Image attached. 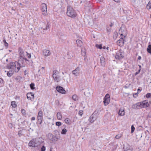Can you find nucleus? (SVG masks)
<instances>
[{"label": "nucleus", "instance_id": "nucleus-1", "mask_svg": "<svg viewBox=\"0 0 151 151\" xmlns=\"http://www.w3.org/2000/svg\"><path fill=\"white\" fill-rule=\"evenodd\" d=\"M18 62L21 65V67H24L26 64L32 65L33 63L32 60H29L25 57L19 58Z\"/></svg>", "mask_w": 151, "mask_h": 151}, {"label": "nucleus", "instance_id": "nucleus-2", "mask_svg": "<svg viewBox=\"0 0 151 151\" xmlns=\"http://www.w3.org/2000/svg\"><path fill=\"white\" fill-rule=\"evenodd\" d=\"M67 15L71 17H75L77 15V14L75 11L70 6H68L67 11Z\"/></svg>", "mask_w": 151, "mask_h": 151}, {"label": "nucleus", "instance_id": "nucleus-3", "mask_svg": "<svg viewBox=\"0 0 151 151\" xmlns=\"http://www.w3.org/2000/svg\"><path fill=\"white\" fill-rule=\"evenodd\" d=\"M43 112L42 110L39 111L37 116L38 123L40 125L42 124L43 120Z\"/></svg>", "mask_w": 151, "mask_h": 151}, {"label": "nucleus", "instance_id": "nucleus-4", "mask_svg": "<svg viewBox=\"0 0 151 151\" xmlns=\"http://www.w3.org/2000/svg\"><path fill=\"white\" fill-rule=\"evenodd\" d=\"M124 56V51L120 50L116 53L115 56L116 59L120 60L123 58Z\"/></svg>", "mask_w": 151, "mask_h": 151}, {"label": "nucleus", "instance_id": "nucleus-5", "mask_svg": "<svg viewBox=\"0 0 151 151\" xmlns=\"http://www.w3.org/2000/svg\"><path fill=\"white\" fill-rule=\"evenodd\" d=\"M123 148L124 151H132L133 150L132 146L128 144H124Z\"/></svg>", "mask_w": 151, "mask_h": 151}, {"label": "nucleus", "instance_id": "nucleus-6", "mask_svg": "<svg viewBox=\"0 0 151 151\" xmlns=\"http://www.w3.org/2000/svg\"><path fill=\"white\" fill-rule=\"evenodd\" d=\"M47 137L50 140L52 141H57L58 139L57 137L50 133H49L48 134Z\"/></svg>", "mask_w": 151, "mask_h": 151}, {"label": "nucleus", "instance_id": "nucleus-7", "mask_svg": "<svg viewBox=\"0 0 151 151\" xmlns=\"http://www.w3.org/2000/svg\"><path fill=\"white\" fill-rule=\"evenodd\" d=\"M109 98V95L108 94H107L104 97V99L103 101L104 105L106 106L109 104L110 101Z\"/></svg>", "mask_w": 151, "mask_h": 151}, {"label": "nucleus", "instance_id": "nucleus-8", "mask_svg": "<svg viewBox=\"0 0 151 151\" xmlns=\"http://www.w3.org/2000/svg\"><path fill=\"white\" fill-rule=\"evenodd\" d=\"M56 89L58 92L62 94H65L66 93L63 88L60 86H57L56 87Z\"/></svg>", "mask_w": 151, "mask_h": 151}, {"label": "nucleus", "instance_id": "nucleus-9", "mask_svg": "<svg viewBox=\"0 0 151 151\" xmlns=\"http://www.w3.org/2000/svg\"><path fill=\"white\" fill-rule=\"evenodd\" d=\"M140 103H141L142 106L141 107V108L148 107L150 105L148 100H145L142 101V102H140Z\"/></svg>", "mask_w": 151, "mask_h": 151}, {"label": "nucleus", "instance_id": "nucleus-10", "mask_svg": "<svg viewBox=\"0 0 151 151\" xmlns=\"http://www.w3.org/2000/svg\"><path fill=\"white\" fill-rule=\"evenodd\" d=\"M141 104L140 102H138L135 104L132 105V108L134 109H138L141 108Z\"/></svg>", "mask_w": 151, "mask_h": 151}, {"label": "nucleus", "instance_id": "nucleus-11", "mask_svg": "<svg viewBox=\"0 0 151 151\" xmlns=\"http://www.w3.org/2000/svg\"><path fill=\"white\" fill-rule=\"evenodd\" d=\"M117 44L119 46L122 47L124 45V40L123 37L121 38L117 41Z\"/></svg>", "mask_w": 151, "mask_h": 151}, {"label": "nucleus", "instance_id": "nucleus-12", "mask_svg": "<svg viewBox=\"0 0 151 151\" xmlns=\"http://www.w3.org/2000/svg\"><path fill=\"white\" fill-rule=\"evenodd\" d=\"M27 98L28 100H30L32 101L34 100V95L32 93H28L27 94Z\"/></svg>", "mask_w": 151, "mask_h": 151}, {"label": "nucleus", "instance_id": "nucleus-13", "mask_svg": "<svg viewBox=\"0 0 151 151\" xmlns=\"http://www.w3.org/2000/svg\"><path fill=\"white\" fill-rule=\"evenodd\" d=\"M94 113L95 112L90 116L88 120L91 123L94 122L96 119V116Z\"/></svg>", "mask_w": 151, "mask_h": 151}, {"label": "nucleus", "instance_id": "nucleus-14", "mask_svg": "<svg viewBox=\"0 0 151 151\" xmlns=\"http://www.w3.org/2000/svg\"><path fill=\"white\" fill-rule=\"evenodd\" d=\"M36 144L37 143L36 139H33L29 142V145L30 147H35Z\"/></svg>", "mask_w": 151, "mask_h": 151}, {"label": "nucleus", "instance_id": "nucleus-15", "mask_svg": "<svg viewBox=\"0 0 151 151\" xmlns=\"http://www.w3.org/2000/svg\"><path fill=\"white\" fill-rule=\"evenodd\" d=\"M19 57V58H22L25 57L24 52L23 50L21 48L19 47L18 50Z\"/></svg>", "mask_w": 151, "mask_h": 151}, {"label": "nucleus", "instance_id": "nucleus-16", "mask_svg": "<svg viewBox=\"0 0 151 151\" xmlns=\"http://www.w3.org/2000/svg\"><path fill=\"white\" fill-rule=\"evenodd\" d=\"M72 73L76 76H78L80 73V68L77 67L75 70L72 71Z\"/></svg>", "mask_w": 151, "mask_h": 151}, {"label": "nucleus", "instance_id": "nucleus-17", "mask_svg": "<svg viewBox=\"0 0 151 151\" xmlns=\"http://www.w3.org/2000/svg\"><path fill=\"white\" fill-rule=\"evenodd\" d=\"M50 54V52L49 50H44L43 51V55L45 56H47Z\"/></svg>", "mask_w": 151, "mask_h": 151}, {"label": "nucleus", "instance_id": "nucleus-18", "mask_svg": "<svg viewBox=\"0 0 151 151\" xmlns=\"http://www.w3.org/2000/svg\"><path fill=\"white\" fill-rule=\"evenodd\" d=\"M118 114L120 116H124L125 114L124 109L123 108H121L118 112Z\"/></svg>", "mask_w": 151, "mask_h": 151}, {"label": "nucleus", "instance_id": "nucleus-19", "mask_svg": "<svg viewBox=\"0 0 151 151\" xmlns=\"http://www.w3.org/2000/svg\"><path fill=\"white\" fill-rule=\"evenodd\" d=\"M15 62H11L9 65H8L7 66V68L8 69H14V65Z\"/></svg>", "mask_w": 151, "mask_h": 151}, {"label": "nucleus", "instance_id": "nucleus-20", "mask_svg": "<svg viewBox=\"0 0 151 151\" xmlns=\"http://www.w3.org/2000/svg\"><path fill=\"white\" fill-rule=\"evenodd\" d=\"M41 10L42 11H47V7L46 4L44 3L42 4L41 5Z\"/></svg>", "mask_w": 151, "mask_h": 151}, {"label": "nucleus", "instance_id": "nucleus-21", "mask_svg": "<svg viewBox=\"0 0 151 151\" xmlns=\"http://www.w3.org/2000/svg\"><path fill=\"white\" fill-rule=\"evenodd\" d=\"M100 60L101 65L103 66H104L105 64V61L104 57L101 56L100 58Z\"/></svg>", "mask_w": 151, "mask_h": 151}, {"label": "nucleus", "instance_id": "nucleus-22", "mask_svg": "<svg viewBox=\"0 0 151 151\" xmlns=\"http://www.w3.org/2000/svg\"><path fill=\"white\" fill-rule=\"evenodd\" d=\"M57 117L59 120H60L62 119V116L60 112H58L57 114Z\"/></svg>", "mask_w": 151, "mask_h": 151}, {"label": "nucleus", "instance_id": "nucleus-23", "mask_svg": "<svg viewBox=\"0 0 151 151\" xmlns=\"http://www.w3.org/2000/svg\"><path fill=\"white\" fill-rule=\"evenodd\" d=\"M149 45L147 48V51L148 53L151 54V44H150V42H149Z\"/></svg>", "mask_w": 151, "mask_h": 151}, {"label": "nucleus", "instance_id": "nucleus-24", "mask_svg": "<svg viewBox=\"0 0 151 151\" xmlns=\"http://www.w3.org/2000/svg\"><path fill=\"white\" fill-rule=\"evenodd\" d=\"M54 81H57V82H59L60 81V76L58 75L56 76H54V77H53Z\"/></svg>", "mask_w": 151, "mask_h": 151}, {"label": "nucleus", "instance_id": "nucleus-25", "mask_svg": "<svg viewBox=\"0 0 151 151\" xmlns=\"http://www.w3.org/2000/svg\"><path fill=\"white\" fill-rule=\"evenodd\" d=\"M76 43L78 46L81 47L82 45V42L81 41L79 40H76Z\"/></svg>", "mask_w": 151, "mask_h": 151}, {"label": "nucleus", "instance_id": "nucleus-26", "mask_svg": "<svg viewBox=\"0 0 151 151\" xmlns=\"http://www.w3.org/2000/svg\"><path fill=\"white\" fill-rule=\"evenodd\" d=\"M14 73V71L13 70H10L8 72L7 75L9 77L11 76Z\"/></svg>", "mask_w": 151, "mask_h": 151}, {"label": "nucleus", "instance_id": "nucleus-27", "mask_svg": "<svg viewBox=\"0 0 151 151\" xmlns=\"http://www.w3.org/2000/svg\"><path fill=\"white\" fill-rule=\"evenodd\" d=\"M59 73V72L56 70H54L53 72L52 77H54V76H56L57 75H58Z\"/></svg>", "mask_w": 151, "mask_h": 151}, {"label": "nucleus", "instance_id": "nucleus-28", "mask_svg": "<svg viewBox=\"0 0 151 151\" xmlns=\"http://www.w3.org/2000/svg\"><path fill=\"white\" fill-rule=\"evenodd\" d=\"M65 123L69 125L71 124V120L69 118H66L65 120Z\"/></svg>", "mask_w": 151, "mask_h": 151}, {"label": "nucleus", "instance_id": "nucleus-29", "mask_svg": "<svg viewBox=\"0 0 151 151\" xmlns=\"http://www.w3.org/2000/svg\"><path fill=\"white\" fill-rule=\"evenodd\" d=\"M11 105L13 108H16L17 106L16 103L15 101H12L11 102Z\"/></svg>", "mask_w": 151, "mask_h": 151}, {"label": "nucleus", "instance_id": "nucleus-30", "mask_svg": "<svg viewBox=\"0 0 151 151\" xmlns=\"http://www.w3.org/2000/svg\"><path fill=\"white\" fill-rule=\"evenodd\" d=\"M49 28H50V24L48 23H47V24L46 27H45V28H43V32H45V30H46L49 29Z\"/></svg>", "mask_w": 151, "mask_h": 151}, {"label": "nucleus", "instance_id": "nucleus-31", "mask_svg": "<svg viewBox=\"0 0 151 151\" xmlns=\"http://www.w3.org/2000/svg\"><path fill=\"white\" fill-rule=\"evenodd\" d=\"M72 99L74 101H76L78 99V97L76 95H73L72 96Z\"/></svg>", "mask_w": 151, "mask_h": 151}, {"label": "nucleus", "instance_id": "nucleus-32", "mask_svg": "<svg viewBox=\"0 0 151 151\" xmlns=\"http://www.w3.org/2000/svg\"><path fill=\"white\" fill-rule=\"evenodd\" d=\"M67 132V130L66 129H63L62 130L61 134H66Z\"/></svg>", "mask_w": 151, "mask_h": 151}, {"label": "nucleus", "instance_id": "nucleus-33", "mask_svg": "<svg viewBox=\"0 0 151 151\" xmlns=\"http://www.w3.org/2000/svg\"><path fill=\"white\" fill-rule=\"evenodd\" d=\"M118 34L116 32H115L114 33V35H113V38L114 40H115L117 38Z\"/></svg>", "mask_w": 151, "mask_h": 151}, {"label": "nucleus", "instance_id": "nucleus-34", "mask_svg": "<svg viewBox=\"0 0 151 151\" xmlns=\"http://www.w3.org/2000/svg\"><path fill=\"white\" fill-rule=\"evenodd\" d=\"M21 67V65L18 62H15V64L14 65V68H16V67Z\"/></svg>", "mask_w": 151, "mask_h": 151}, {"label": "nucleus", "instance_id": "nucleus-35", "mask_svg": "<svg viewBox=\"0 0 151 151\" xmlns=\"http://www.w3.org/2000/svg\"><path fill=\"white\" fill-rule=\"evenodd\" d=\"M146 8L148 9H150L151 8V2L149 1L147 5Z\"/></svg>", "mask_w": 151, "mask_h": 151}, {"label": "nucleus", "instance_id": "nucleus-36", "mask_svg": "<svg viewBox=\"0 0 151 151\" xmlns=\"http://www.w3.org/2000/svg\"><path fill=\"white\" fill-rule=\"evenodd\" d=\"M30 86L31 89H34L35 88V84L34 83H32L30 85Z\"/></svg>", "mask_w": 151, "mask_h": 151}, {"label": "nucleus", "instance_id": "nucleus-37", "mask_svg": "<svg viewBox=\"0 0 151 151\" xmlns=\"http://www.w3.org/2000/svg\"><path fill=\"white\" fill-rule=\"evenodd\" d=\"M21 67H16V68H15V72L16 73H17L19 71Z\"/></svg>", "mask_w": 151, "mask_h": 151}, {"label": "nucleus", "instance_id": "nucleus-38", "mask_svg": "<svg viewBox=\"0 0 151 151\" xmlns=\"http://www.w3.org/2000/svg\"><path fill=\"white\" fill-rule=\"evenodd\" d=\"M96 47L98 48L101 49L102 48V45L101 44L98 45L96 44Z\"/></svg>", "mask_w": 151, "mask_h": 151}, {"label": "nucleus", "instance_id": "nucleus-39", "mask_svg": "<svg viewBox=\"0 0 151 151\" xmlns=\"http://www.w3.org/2000/svg\"><path fill=\"white\" fill-rule=\"evenodd\" d=\"M62 124V123L60 122H56V125L57 126H59Z\"/></svg>", "mask_w": 151, "mask_h": 151}, {"label": "nucleus", "instance_id": "nucleus-40", "mask_svg": "<svg viewBox=\"0 0 151 151\" xmlns=\"http://www.w3.org/2000/svg\"><path fill=\"white\" fill-rule=\"evenodd\" d=\"M146 96L147 98L151 97V93H147L146 95Z\"/></svg>", "mask_w": 151, "mask_h": 151}, {"label": "nucleus", "instance_id": "nucleus-41", "mask_svg": "<svg viewBox=\"0 0 151 151\" xmlns=\"http://www.w3.org/2000/svg\"><path fill=\"white\" fill-rule=\"evenodd\" d=\"M135 130V128L133 125H132L131 127V132L132 133Z\"/></svg>", "mask_w": 151, "mask_h": 151}, {"label": "nucleus", "instance_id": "nucleus-42", "mask_svg": "<svg viewBox=\"0 0 151 151\" xmlns=\"http://www.w3.org/2000/svg\"><path fill=\"white\" fill-rule=\"evenodd\" d=\"M18 135L19 137H20L22 135V131L21 130L19 131L18 132Z\"/></svg>", "mask_w": 151, "mask_h": 151}, {"label": "nucleus", "instance_id": "nucleus-43", "mask_svg": "<svg viewBox=\"0 0 151 151\" xmlns=\"http://www.w3.org/2000/svg\"><path fill=\"white\" fill-rule=\"evenodd\" d=\"M4 45L5 46L6 49H7L8 47V44L7 42L4 44Z\"/></svg>", "mask_w": 151, "mask_h": 151}, {"label": "nucleus", "instance_id": "nucleus-44", "mask_svg": "<svg viewBox=\"0 0 151 151\" xmlns=\"http://www.w3.org/2000/svg\"><path fill=\"white\" fill-rule=\"evenodd\" d=\"M45 147L44 146H42L41 149V151H45Z\"/></svg>", "mask_w": 151, "mask_h": 151}, {"label": "nucleus", "instance_id": "nucleus-45", "mask_svg": "<svg viewBox=\"0 0 151 151\" xmlns=\"http://www.w3.org/2000/svg\"><path fill=\"white\" fill-rule=\"evenodd\" d=\"M106 30L108 32H110L111 30V29L110 27H108L106 28Z\"/></svg>", "mask_w": 151, "mask_h": 151}, {"label": "nucleus", "instance_id": "nucleus-46", "mask_svg": "<svg viewBox=\"0 0 151 151\" xmlns=\"http://www.w3.org/2000/svg\"><path fill=\"white\" fill-rule=\"evenodd\" d=\"M47 11H42V14L43 15H44V16H46L47 14Z\"/></svg>", "mask_w": 151, "mask_h": 151}, {"label": "nucleus", "instance_id": "nucleus-47", "mask_svg": "<svg viewBox=\"0 0 151 151\" xmlns=\"http://www.w3.org/2000/svg\"><path fill=\"white\" fill-rule=\"evenodd\" d=\"M25 110L24 109H22L21 110V112L23 114H25Z\"/></svg>", "mask_w": 151, "mask_h": 151}, {"label": "nucleus", "instance_id": "nucleus-48", "mask_svg": "<svg viewBox=\"0 0 151 151\" xmlns=\"http://www.w3.org/2000/svg\"><path fill=\"white\" fill-rule=\"evenodd\" d=\"M83 114L82 111H80L78 112V114L81 116Z\"/></svg>", "mask_w": 151, "mask_h": 151}, {"label": "nucleus", "instance_id": "nucleus-49", "mask_svg": "<svg viewBox=\"0 0 151 151\" xmlns=\"http://www.w3.org/2000/svg\"><path fill=\"white\" fill-rule=\"evenodd\" d=\"M141 70L140 69H139L138 71L137 72H136L134 74V75L135 76L137 75V74H138L140 72Z\"/></svg>", "mask_w": 151, "mask_h": 151}, {"label": "nucleus", "instance_id": "nucleus-50", "mask_svg": "<svg viewBox=\"0 0 151 151\" xmlns=\"http://www.w3.org/2000/svg\"><path fill=\"white\" fill-rule=\"evenodd\" d=\"M121 137V135L120 134L116 135L115 137L117 139H118L120 138Z\"/></svg>", "mask_w": 151, "mask_h": 151}, {"label": "nucleus", "instance_id": "nucleus-51", "mask_svg": "<svg viewBox=\"0 0 151 151\" xmlns=\"http://www.w3.org/2000/svg\"><path fill=\"white\" fill-rule=\"evenodd\" d=\"M27 56L29 58H31V55L30 54L28 53L27 52Z\"/></svg>", "mask_w": 151, "mask_h": 151}, {"label": "nucleus", "instance_id": "nucleus-52", "mask_svg": "<svg viewBox=\"0 0 151 151\" xmlns=\"http://www.w3.org/2000/svg\"><path fill=\"white\" fill-rule=\"evenodd\" d=\"M43 28H42V27H41V28H39V30H40V31L41 33H42V32H43V33H44V32H43H43L42 31V30H43Z\"/></svg>", "mask_w": 151, "mask_h": 151}, {"label": "nucleus", "instance_id": "nucleus-53", "mask_svg": "<svg viewBox=\"0 0 151 151\" xmlns=\"http://www.w3.org/2000/svg\"><path fill=\"white\" fill-rule=\"evenodd\" d=\"M4 81L3 79L1 78H0V83H4Z\"/></svg>", "mask_w": 151, "mask_h": 151}, {"label": "nucleus", "instance_id": "nucleus-54", "mask_svg": "<svg viewBox=\"0 0 151 151\" xmlns=\"http://www.w3.org/2000/svg\"><path fill=\"white\" fill-rule=\"evenodd\" d=\"M27 70H25V71H24L25 75H26L27 74H28V72H27Z\"/></svg>", "mask_w": 151, "mask_h": 151}, {"label": "nucleus", "instance_id": "nucleus-55", "mask_svg": "<svg viewBox=\"0 0 151 151\" xmlns=\"http://www.w3.org/2000/svg\"><path fill=\"white\" fill-rule=\"evenodd\" d=\"M44 69H45V68L44 67H42L41 68V69L43 70L42 71V73H44L45 72V71L44 70Z\"/></svg>", "mask_w": 151, "mask_h": 151}, {"label": "nucleus", "instance_id": "nucleus-56", "mask_svg": "<svg viewBox=\"0 0 151 151\" xmlns=\"http://www.w3.org/2000/svg\"><path fill=\"white\" fill-rule=\"evenodd\" d=\"M35 120V117H32L31 118V120L32 121H33V120Z\"/></svg>", "mask_w": 151, "mask_h": 151}, {"label": "nucleus", "instance_id": "nucleus-57", "mask_svg": "<svg viewBox=\"0 0 151 151\" xmlns=\"http://www.w3.org/2000/svg\"><path fill=\"white\" fill-rule=\"evenodd\" d=\"M120 0H114V1L116 2H119Z\"/></svg>", "mask_w": 151, "mask_h": 151}, {"label": "nucleus", "instance_id": "nucleus-58", "mask_svg": "<svg viewBox=\"0 0 151 151\" xmlns=\"http://www.w3.org/2000/svg\"><path fill=\"white\" fill-rule=\"evenodd\" d=\"M137 91L138 92H140L141 91V90H140L138 88L137 89Z\"/></svg>", "mask_w": 151, "mask_h": 151}, {"label": "nucleus", "instance_id": "nucleus-59", "mask_svg": "<svg viewBox=\"0 0 151 151\" xmlns=\"http://www.w3.org/2000/svg\"><path fill=\"white\" fill-rule=\"evenodd\" d=\"M141 58V56H139L138 57V59L139 60H140Z\"/></svg>", "mask_w": 151, "mask_h": 151}, {"label": "nucleus", "instance_id": "nucleus-60", "mask_svg": "<svg viewBox=\"0 0 151 151\" xmlns=\"http://www.w3.org/2000/svg\"><path fill=\"white\" fill-rule=\"evenodd\" d=\"M3 42H4V44L6 42L5 39H4L3 40Z\"/></svg>", "mask_w": 151, "mask_h": 151}, {"label": "nucleus", "instance_id": "nucleus-61", "mask_svg": "<svg viewBox=\"0 0 151 151\" xmlns=\"http://www.w3.org/2000/svg\"><path fill=\"white\" fill-rule=\"evenodd\" d=\"M38 126L39 127V128L40 129H41L42 128V125H41V126Z\"/></svg>", "mask_w": 151, "mask_h": 151}, {"label": "nucleus", "instance_id": "nucleus-62", "mask_svg": "<svg viewBox=\"0 0 151 151\" xmlns=\"http://www.w3.org/2000/svg\"><path fill=\"white\" fill-rule=\"evenodd\" d=\"M139 65V69L141 70V66L140 65Z\"/></svg>", "mask_w": 151, "mask_h": 151}, {"label": "nucleus", "instance_id": "nucleus-63", "mask_svg": "<svg viewBox=\"0 0 151 151\" xmlns=\"http://www.w3.org/2000/svg\"><path fill=\"white\" fill-rule=\"evenodd\" d=\"M132 2L135 3L136 2V1L135 0H132Z\"/></svg>", "mask_w": 151, "mask_h": 151}, {"label": "nucleus", "instance_id": "nucleus-64", "mask_svg": "<svg viewBox=\"0 0 151 151\" xmlns=\"http://www.w3.org/2000/svg\"><path fill=\"white\" fill-rule=\"evenodd\" d=\"M113 25L111 23L110 24V27H112Z\"/></svg>", "mask_w": 151, "mask_h": 151}]
</instances>
